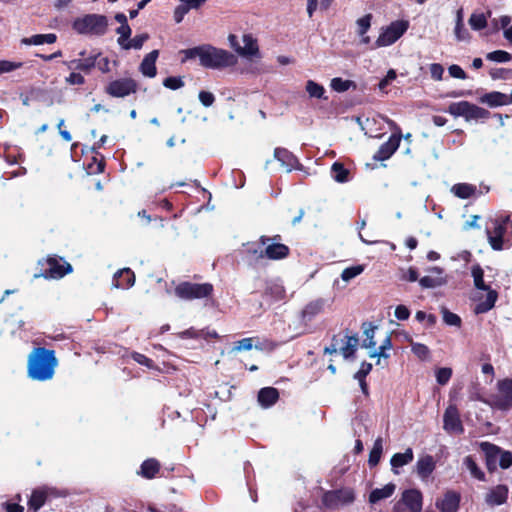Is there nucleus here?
<instances>
[{"label": "nucleus", "instance_id": "obj_1", "mask_svg": "<svg viewBox=\"0 0 512 512\" xmlns=\"http://www.w3.org/2000/svg\"><path fill=\"white\" fill-rule=\"evenodd\" d=\"M57 365L58 361L53 350L35 348L28 357V376L35 381H48L53 378Z\"/></svg>", "mask_w": 512, "mask_h": 512}, {"label": "nucleus", "instance_id": "obj_2", "mask_svg": "<svg viewBox=\"0 0 512 512\" xmlns=\"http://www.w3.org/2000/svg\"><path fill=\"white\" fill-rule=\"evenodd\" d=\"M237 58L230 52L213 47L202 45L200 64L209 69H222L234 66Z\"/></svg>", "mask_w": 512, "mask_h": 512}, {"label": "nucleus", "instance_id": "obj_3", "mask_svg": "<svg viewBox=\"0 0 512 512\" xmlns=\"http://www.w3.org/2000/svg\"><path fill=\"white\" fill-rule=\"evenodd\" d=\"M73 29L84 35H103L108 26V20L104 15L87 14L74 20Z\"/></svg>", "mask_w": 512, "mask_h": 512}, {"label": "nucleus", "instance_id": "obj_4", "mask_svg": "<svg viewBox=\"0 0 512 512\" xmlns=\"http://www.w3.org/2000/svg\"><path fill=\"white\" fill-rule=\"evenodd\" d=\"M409 28V22L406 20H396L388 26L381 28L380 34L373 44L374 49L387 47L394 44Z\"/></svg>", "mask_w": 512, "mask_h": 512}, {"label": "nucleus", "instance_id": "obj_5", "mask_svg": "<svg viewBox=\"0 0 512 512\" xmlns=\"http://www.w3.org/2000/svg\"><path fill=\"white\" fill-rule=\"evenodd\" d=\"M448 113L454 117H463L466 121L485 120L489 117V112L468 101L451 103L448 107Z\"/></svg>", "mask_w": 512, "mask_h": 512}, {"label": "nucleus", "instance_id": "obj_6", "mask_svg": "<svg viewBox=\"0 0 512 512\" xmlns=\"http://www.w3.org/2000/svg\"><path fill=\"white\" fill-rule=\"evenodd\" d=\"M213 286L209 283H190L182 282L175 288L177 297L184 300L201 299L211 295Z\"/></svg>", "mask_w": 512, "mask_h": 512}, {"label": "nucleus", "instance_id": "obj_7", "mask_svg": "<svg viewBox=\"0 0 512 512\" xmlns=\"http://www.w3.org/2000/svg\"><path fill=\"white\" fill-rule=\"evenodd\" d=\"M422 494L416 489L405 490L394 504L393 512H421Z\"/></svg>", "mask_w": 512, "mask_h": 512}, {"label": "nucleus", "instance_id": "obj_8", "mask_svg": "<svg viewBox=\"0 0 512 512\" xmlns=\"http://www.w3.org/2000/svg\"><path fill=\"white\" fill-rule=\"evenodd\" d=\"M383 119L388 123L390 128L394 130V133L390 136L387 142L380 146L379 150L373 156L374 160L378 161L389 159L398 149L402 137L401 130L394 121L387 118Z\"/></svg>", "mask_w": 512, "mask_h": 512}, {"label": "nucleus", "instance_id": "obj_9", "mask_svg": "<svg viewBox=\"0 0 512 512\" xmlns=\"http://www.w3.org/2000/svg\"><path fill=\"white\" fill-rule=\"evenodd\" d=\"M280 240V236L277 235L273 238L267 236H261L260 243L265 246V249L260 252V258H268L271 260H280L288 256V246L277 242Z\"/></svg>", "mask_w": 512, "mask_h": 512}, {"label": "nucleus", "instance_id": "obj_10", "mask_svg": "<svg viewBox=\"0 0 512 512\" xmlns=\"http://www.w3.org/2000/svg\"><path fill=\"white\" fill-rule=\"evenodd\" d=\"M231 47L242 57L253 58L259 54L256 40L250 34H244L241 41L235 35L228 37Z\"/></svg>", "mask_w": 512, "mask_h": 512}, {"label": "nucleus", "instance_id": "obj_11", "mask_svg": "<svg viewBox=\"0 0 512 512\" xmlns=\"http://www.w3.org/2000/svg\"><path fill=\"white\" fill-rule=\"evenodd\" d=\"M355 499L352 489L344 488L334 491H328L323 495L322 502L328 508H336L351 504Z\"/></svg>", "mask_w": 512, "mask_h": 512}, {"label": "nucleus", "instance_id": "obj_12", "mask_svg": "<svg viewBox=\"0 0 512 512\" xmlns=\"http://www.w3.org/2000/svg\"><path fill=\"white\" fill-rule=\"evenodd\" d=\"M46 263L47 268L41 274L35 275V277L42 276L46 279H60L72 271L71 265L61 259L49 258Z\"/></svg>", "mask_w": 512, "mask_h": 512}, {"label": "nucleus", "instance_id": "obj_13", "mask_svg": "<svg viewBox=\"0 0 512 512\" xmlns=\"http://www.w3.org/2000/svg\"><path fill=\"white\" fill-rule=\"evenodd\" d=\"M137 85L133 79H117L109 83L106 92L112 97L123 98L136 91Z\"/></svg>", "mask_w": 512, "mask_h": 512}, {"label": "nucleus", "instance_id": "obj_14", "mask_svg": "<svg viewBox=\"0 0 512 512\" xmlns=\"http://www.w3.org/2000/svg\"><path fill=\"white\" fill-rule=\"evenodd\" d=\"M443 428L445 431L454 434L463 432L462 422L460 420L458 409L455 405H449L443 416Z\"/></svg>", "mask_w": 512, "mask_h": 512}, {"label": "nucleus", "instance_id": "obj_15", "mask_svg": "<svg viewBox=\"0 0 512 512\" xmlns=\"http://www.w3.org/2000/svg\"><path fill=\"white\" fill-rule=\"evenodd\" d=\"M60 494L55 488L52 487H41L35 489L32 492V495L29 500V509H33L34 512H37L46 502V500L50 497H58Z\"/></svg>", "mask_w": 512, "mask_h": 512}, {"label": "nucleus", "instance_id": "obj_16", "mask_svg": "<svg viewBox=\"0 0 512 512\" xmlns=\"http://www.w3.org/2000/svg\"><path fill=\"white\" fill-rule=\"evenodd\" d=\"M460 504V495L455 491H447L443 497L436 500V507L440 512H457Z\"/></svg>", "mask_w": 512, "mask_h": 512}, {"label": "nucleus", "instance_id": "obj_17", "mask_svg": "<svg viewBox=\"0 0 512 512\" xmlns=\"http://www.w3.org/2000/svg\"><path fill=\"white\" fill-rule=\"evenodd\" d=\"M430 275L424 276L419 280L423 288H437L447 283V278L443 275V269L432 267L429 269Z\"/></svg>", "mask_w": 512, "mask_h": 512}, {"label": "nucleus", "instance_id": "obj_18", "mask_svg": "<svg viewBox=\"0 0 512 512\" xmlns=\"http://www.w3.org/2000/svg\"><path fill=\"white\" fill-rule=\"evenodd\" d=\"M99 56H100L99 53L93 54V55H89L86 58L65 61L64 64L70 70H80L85 73H89L91 71V69L96 66V60L98 59Z\"/></svg>", "mask_w": 512, "mask_h": 512}, {"label": "nucleus", "instance_id": "obj_19", "mask_svg": "<svg viewBox=\"0 0 512 512\" xmlns=\"http://www.w3.org/2000/svg\"><path fill=\"white\" fill-rule=\"evenodd\" d=\"M506 230L507 227L504 224L496 222L493 232L487 231L488 242L493 250L500 251L503 249Z\"/></svg>", "mask_w": 512, "mask_h": 512}, {"label": "nucleus", "instance_id": "obj_20", "mask_svg": "<svg viewBox=\"0 0 512 512\" xmlns=\"http://www.w3.org/2000/svg\"><path fill=\"white\" fill-rule=\"evenodd\" d=\"M435 466V460L431 455H423L416 462V472L422 480H427L434 471Z\"/></svg>", "mask_w": 512, "mask_h": 512}, {"label": "nucleus", "instance_id": "obj_21", "mask_svg": "<svg viewBox=\"0 0 512 512\" xmlns=\"http://www.w3.org/2000/svg\"><path fill=\"white\" fill-rule=\"evenodd\" d=\"M135 275L129 268H124L115 273L113 278V287L127 289L134 285Z\"/></svg>", "mask_w": 512, "mask_h": 512}, {"label": "nucleus", "instance_id": "obj_22", "mask_svg": "<svg viewBox=\"0 0 512 512\" xmlns=\"http://www.w3.org/2000/svg\"><path fill=\"white\" fill-rule=\"evenodd\" d=\"M325 305L326 300L323 298L310 301L302 310V318L307 321L312 320L314 317L324 311Z\"/></svg>", "mask_w": 512, "mask_h": 512}, {"label": "nucleus", "instance_id": "obj_23", "mask_svg": "<svg viewBox=\"0 0 512 512\" xmlns=\"http://www.w3.org/2000/svg\"><path fill=\"white\" fill-rule=\"evenodd\" d=\"M372 15L366 14L356 20L357 35L360 37V43L368 45L371 43L370 37L367 35L368 30L371 27Z\"/></svg>", "mask_w": 512, "mask_h": 512}, {"label": "nucleus", "instance_id": "obj_24", "mask_svg": "<svg viewBox=\"0 0 512 512\" xmlns=\"http://www.w3.org/2000/svg\"><path fill=\"white\" fill-rule=\"evenodd\" d=\"M481 448L486 455V464L488 470H495L497 465H499V447L488 442H483L481 443Z\"/></svg>", "mask_w": 512, "mask_h": 512}, {"label": "nucleus", "instance_id": "obj_25", "mask_svg": "<svg viewBox=\"0 0 512 512\" xmlns=\"http://www.w3.org/2000/svg\"><path fill=\"white\" fill-rule=\"evenodd\" d=\"M479 101L482 104L488 105L489 107H498V106L507 105L509 103V97H508V95H506L504 93H501L498 91H493V92L486 93L483 96H481L479 98Z\"/></svg>", "mask_w": 512, "mask_h": 512}, {"label": "nucleus", "instance_id": "obj_26", "mask_svg": "<svg viewBox=\"0 0 512 512\" xmlns=\"http://www.w3.org/2000/svg\"><path fill=\"white\" fill-rule=\"evenodd\" d=\"M159 52L158 50H153L149 54L145 56L143 61L140 64V71L144 76L153 78L156 76L157 70L155 66V62L158 58Z\"/></svg>", "mask_w": 512, "mask_h": 512}, {"label": "nucleus", "instance_id": "obj_27", "mask_svg": "<svg viewBox=\"0 0 512 512\" xmlns=\"http://www.w3.org/2000/svg\"><path fill=\"white\" fill-rule=\"evenodd\" d=\"M508 496V488L505 485H498L486 495V502L491 505L503 504Z\"/></svg>", "mask_w": 512, "mask_h": 512}, {"label": "nucleus", "instance_id": "obj_28", "mask_svg": "<svg viewBox=\"0 0 512 512\" xmlns=\"http://www.w3.org/2000/svg\"><path fill=\"white\" fill-rule=\"evenodd\" d=\"M395 489L396 485L393 483H388L382 488H376L371 491L369 495V502L371 504H375L381 500L387 499L393 495Z\"/></svg>", "mask_w": 512, "mask_h": 512}, {"label": "nucleus", "instance_id": "obj_29", "mask_svg": "<svg viewBox=\"0 0 512 512\" xmlns=\"http://www.w3.org/2000/svg\"><path fill=\"white\" fill-rule=\"evenodd\" d=\"M278 397V390L272 387L262 388L258 393V401L265 408L272 406L278 400Z\"/></svg>", "mask_w": 512, "mask_h": 512}, {"label": "nucleus", "instance_id": "obj_30", "mask_svg": "<svg viewBox=\"0 0 512 512\" xmlns=\"http://www.w3.org/2000/svg\"><path fill=\"white\" fill-rule=\"evenodd\" d=\"M274 157L290 171L297 163L296 157L285 148H276L274 150Z\"/></svg>", "mask_w": 512, "mask_h": 512}, {"label": "nucleus", "instance_id": "obj_31", "mask_svg": "<svg viewBox=\"0 0 512 512\" xmlns=\"http://www.w3.org/2000/svg\"><path fill=\"white\" fill-rule=\"evenodd\" d=\"M414 458V454L411 448H407L404 453H396L392 456L390 463L395 474L399 472L396 468L402 467L410 463Z\"/></svg>", "mask_w": 512, "mask_h": 512}, {"label": "nucleus", "instance_id": "obj_32", "mask_svg": "<svg viewBox=\"0 0 512 512\" xmlns=\"http://www.w3.org/2000/svg\"><path fill=\"white\" fill-rule=\"evenodd\" d=\"M57 40V36L54 33L48 34H36L31 37L23 38L21 43L24 45H43L53 44Z\"/></svg>", "mask_w": 512, "mask_h": 512}, {"label": "nucleus", "instance_id": "obj_33", "mask_svg": "<svg viewBox=\"0 0 512 512\" xmlns=\"http://www.w3.org/2000/svg\"><path fill=\"white\" fill-rule=\"evenodd\" d=\"M451 192L460 199H468L476 194L477 188L472 184L458 183L452 186Z\"/></svg>", "mask_w": 512, "mask_h": 512}, {"label": "nucleus", "instance_id": "obj_34", "mask_svg": "<svg viewBox=\"0 0 512 512\" xmlns=\"http://www.w3.org/2000/svg\"><path fill=\"white\" fill-rule=\"evenodd\" d=\"M501 393V406L503 408L512 407V380H504L499 385Z\"/></svg>", "mask_w": 512, "mask_h": 512}, {"label": "nucleus", "instance_id": "obj_35", "mask_svg": "<svg viewBox=\"0 0 512 512\" xmlns=\"http://www.w3.org/2000/svg\"><path fill=\"white\" fill-rule=\"evenodd\" d=\"M486 291H487L486 300L478 303L475 306L474 311L476 314L485 313V312L489 311L490 309H492L495 305V302L497 300V292L490 288H489V290H486Z\"/></svg>", "mask_w": 512, "mask_h": 512}, {"label": "nucleus", "instance_id": "obj_36", "mask_svg": "<svg viewBox=\"0 0 512 512\" xmlns=\"http://www.w3.org/2000/svg\"><path fill=\"white\" fill-rule=\"evenodd\" d=\"M159 469V462L154 458H150L142 463L140 474L147 479H151L159 472Z\"/></svg>", "mask_w": 512, "mask_h": 512}, {"label": "nucleus", "instance_id": "obj_37", "mask_svg": "<svg viewBox=\"0 0 512 512\" xmlns=\"http://www.w3.org/2000/svg\"><path fill=\"white\" fill-rule=\"evenodd\" d=\"M331 174L332 178L338 183H346L349 181V170L339 162L333 163Z\"/></svg>", "mask_w": 512, "mask_h": 512}, {"label": "nucleus", "instance_id": "obj_38", "mask_svg": "<svg viewBox=\"0 0 512 512\" xmlns=\"http://www.w3.org/2000/svg\"><path fill=\"white\" fill-rule=\"evenodd\" d=\"M265 293L276 301L282 300L286 296L285 288L280 282L268 283Z\"/></svg>", "mask_w": 512, "mask_h": 512}, {"label": "nucleus", "instance_id": "obj_39", "mask_svg": "<svg viewBox=\"0 0 512 512\" xmlns=\"http://www.w3.org/2000/svg\"><path fill=\"white\" fill-rule=\"evenodd\" d=\"M382 452H383V440L381 437H378L375 440L373 448L369 454L368 463L371 467H374L379 463Z\"/></svg>", "mask_w": 512, "mask_h": 512}, {"label": "nucleus", "instance_id": "obj_40", "mask_svg": "<svg viewBox=\"0 0 512 512\" xmlns=\"http://www.w3.org/2000/svg\"><path fill=\"white\" fill-rule=\"evenodd\" d=\"M464 466L467 468V470L470 472L471 476L480 480H485V474L484 472L478 467L477 463L474 461V459L471 456H466L463 460Z\"/></svg>", "mask_w": 512, "mask_h": 512}, {"label": "nucleus", "instance_id": "obj_41", "mask_svg": "<svg viewBox=\"0 0 512 512\" xmlns=\"http://www.w3.org/2000/svg\"><path fill=\"white\" fill-rule=\"evenodd\" d=\"M487 17L484 13L475 12L471 14L468 23L473 30L479 31L487 26Z\"/></svg>", "mask_w": 512, "mask_h": 512}, {"label": "nucleus", "instance_id": "obj_42", "mask_svg": "<svg viewBox=\"0 0 512 512\" xmlns=\"http://www.w3.org/2000/svg\"><path fill=\"white\" fill-rule=\"evenodd\" d=\"M305 90L311 98L322 99L324 98L325 89L322 85L313 80L306 82Z\"/></svg>", "mask_w": 512, "mask_h": 512}, {"label": "nucleus", "instance_id": "obj_43", "mask_svg": "<svg viewBox=\"0 0 512 512\" xmlns=\"http://www.w3.org/2000/svg\"><path fill=\"white\" fill-rule=\"evenodd\" d=\"M472 277L474 280V285L479 290H489V286L484 283V271L479 265H474L472 267Z\"/></svg>", "mask_w": 512, "mask_h": 512}, {"label": "nucleus", "instance_id": "obj_44", "mask_svg": "<svg viewBox=\"0 0 512 512\" xmlns=\"http://www.w3.org/2000/svg\"><path fill=\"white\" fill-rule=\"evenodd\" d=\"M376 327L371 324H364V335L365 339L363 340V347L374 349L376 346V342L374 341Z\"/></svg>", "mask_w": 512, "mask_h": 512}, {"label": "nucleus", "instance_id": "obj_45", "mask_svg": "<svg viewBox=\"0 0 512 512\" xmlns=\"http://www.w3.org/2000/svg\"><path fill=\"white\" fill-rule=\"evenodd\" d=\"M391 348V340L389 337H386L385 340L383 341V343L379 346L378 349H373L369 352V356L371 358H378V364L380 363V358L383 357V358H387L388 357V354L385 352V350L387 349H390Z\"/></svg>", "mask_w": 512, "mask_h": 512}, {"label": "nucleus", "instance_id": "obj_46", "mask_svg": "<svg viewBox=\"0 0 512 512\" xmlns=\"http://www.w3.org/2000/svg\"><path fill=\"white\" fill-rule=\"evenodd\" d=\"M358 337L357 336H348L345 346L341 348V352L345 358L351 357L356 351V347L358 345Z\"/></svg>", "mask_w": 512, "mask_h": 512}, {"label": "nucleus", "instance_id": "obj_47", "mask_svg": "<svg viewBox=\"0 0 512 512\" xmlns=\"http://www.w3.org/2000/svg\"><path fill=\"white\" fill-rule=\"evenodd\" d=\"M364 271L362 265H355L344 269L341 273V278L345 282H349L353 278L357 277Z\"/></svg>", "mask_w": 512, "mask_h": 512}, {"label": "nucleus", "instance_id": "obj_48", "mask_svg": "<svg viewBox=\"0 0 512 512\" xmlns=\"http://www.w3.org/2000/svg\"><path fill=\"white\" fill-rule=\"evenodd\" d=\"M331 88L336 92H345L350 87L354 86V82L350 80H343L342 78L336 77L331 80Z\"/></svg>", "mask_w": 512, "mask_h": 512}, {"label": "nucleus", "instance_id": "obj_49", "mask_svg": "<svg viewBox=\"0 0 512 512\" xmlns=\"http://www.w3.org/2000/svg\"><path fill=\"white\" fill-rule=\"evenodd\" d=\"M486 58L490 61L498 62V63H505L509 62L512 58L511 54L503 51V50H496L493 52H490L486 55Z\"/></svg>", "mask_w": 512, "mask_h": 512}, {"label": "nucleus", "instance_id": "obj_50", "mask_svg": "<svg viewBox=\"0 0 512 512\" xmlns=\"http://www.w3.org/2000/svg\"><path fill=\"white\" fill-rule=\"evenodd\" d=\"M148 38H149V35L146 33L136 35L134 38H132L131 40H128V42L125 43L124 49H126V50L132 49V48L140 49V48H142L145 41L148 40Z\"/></svg>", "mask_w": 512, "mask_h": 512}, {"label": "nucleus", "instance_id": "obj_51", "mask_svg": "<svg viewBox=\"0 0 512 512\" xmlns=\"http://www.w3.org/2000/svg\"><path fill=\"white\" fill-rule=\"evenodd\" d=\"M411 350L421 360H426L429 358L430 350L426 345L422 343L411 341Z\"/></svg>", "mask_w": 512, "mask_h": 512}, {"label": "nucleus", "instance_id": "obj_52", "mask_svg": "<svg viewBox=\"0 0 512 512\" xmlns=\"http://www.w3.org/2000/svg\"><path fill=\"white\" fill-rule=\"evenodd\" d=\"M116 32L119 34L118 43L124 49V45L126 42H128L131 35V28L128 24L120 25Z\"/></svg>", "mask_w": 512, "mask_h": 512}, {"label": "nucleus", "instance_id": "obj_53", "mask_svg": "<svg viewBox=\"0 0 512 512\" xmlns=\"http://www.w3.org/2000/svg\"><path fill=\"white\" fill-rule=\"evenodd\" d=\"M442 314H443V321L447 325L456 326V327H459L461 325V318L457 314L452 313L445 308L442 309Z\"/></svg>", "mask_w": 512, "mask_h": 512}, {"label": "nucleus", "instance_id": "obj_54", "mask_svg": "<svg viewBox=\"0 0 512 512\" xmlns=\"http://www.w3.org/2000/svg\"><path fill=\"white\" fill-rule=\"evenodd\" d=\"M23 66L22 62H15L9 60H0V74L10 73Z\"/></svg>", "mask_w": 512, "mask_h": 512}, {"label": "nucleus", "instance_id": "obj_55", "mask_svg": "<svg viewBox=\"0 0 512 512\" xmlns=\"http://www.w3.org/2000/svg\"><path fill=\"white\" fill-rule=\"evenodd\" d=\"M451 376H452L451 368L444 367V368H439L436 371V380H437L438 384H440V385L447 384L448 381L450 380Z\"/></svg>", "mask_w": 512, "mask_h": 512}, {"label": "nucleus", "instance_id": "obj_56", "mask_svg": "<svg viewBox=\"0 0 512 512\" xmlns=\"http://www.w3.org/2000/svg\"><path fill=\"white\" fill-rule=\"evenodd\" d=\"M252 347H253V339L252 338H243L234 343L232 351L233 352L248 351V350H251Z\"/></svg>", "mask_w": 512, "mask_h": 512}, {"label": "nucleus", "instance_id": "obj_57", "mask_svg": "<svg viewBox=\"0 0 512 512\" xmlns=\"http://www.w3.org/2000/svg\"><path fill=\"white\" fill-rule=\"evenodd\" d=\"M163 85L168 89L177 90L184 86V82L180 77L171 76L164 79Z\"/></svg>", "mask_w": 512, "mask_h": 512}, {"label": "nucleus", "instance_id": "obj_58", "mask_svg": "<svg viewBox=\"0 0 512 512\" xmlns=\"http://www.w3.org/2000/svg\"><path fill=\"white\" fill-rule=\"evenodd\" d=\"M201 52H202V45L194 47V48L182 50L180 52V53H182L184 55V58L182 59V62H186L187 60L194 59L196 57H198L199 60H200L201 59Z\"/></svg>", "mask_w": 512, "mask_h": 512}, {"label": "nucleus", "instance_id": "obj_59", "mask_svg": "<svg viewBox=\"0 0 512 512\" xmlns=\"http://www.w3.org/2000/svg\"><path fill=\"white\" fill-rule=\"evenodd\" d=\"M454 33L458 41H466L470 38V34L464 27V23H456Z\"/></svg>", "mask_w": 512, "mask_h": 512}, {"label": "nucleus", "instance_id": "obj_60", "mask_svg": "<svg viewBox=\"0 0 512 512\" xmlns=\"http://www.w3.org/2000/svg\"><path fill=\"white\" fill-rule=\"evenodd\" d=\"M512 465V453L499 448V466L506 469Z\"/></svg>", "mask_w": 512, "mask_h": 512}, {"label": "nucleus", "instance_id": "obj_61", "mask_svg": "<svg viewBox=\"0 0 512 512\" xmlns=\"http://www.w3.org/2000/svg\"><path fill=\"white\" fill-rule=\"evenodd\" d=\"M199 101L202 103L205 107H210L213 105L215 101V96L208 91H200L198 95Z\"/></svg>", "mask_w": 512, "mask_h": 512}, {"label": "nucleus", "instance_id": "obj_62", "mask_svg": "<svg viewBox=\"0 0 512 512\" xmlns=\"http://www.w3.org/2000/svg\"><path fill=\"white\" fill-rule=\"evenodd\" d=\"M372 370V364L363 362L360 366V369L354 374V379L363 380Z\"/></svg>", "mask_w": 512, "mask_h": 512}, {"label": "nucleus", "instance_id": "obj_63", "mask_svg": "<svg viewBox=\"0 0 512 512\" xmlns=\"http://www.w3.org/2000/svg\"><path fill=\"white\" fill-rule=\"evenodd\" d=\"M65 81L70 85H83L85 83L84 77L77 72H72L68 77L65 78Z\"/></svg>", "mask_w": 512, "mask_h": 512}, {"label": "nucleus", "instance_id": "obj_64", "mask_svg": "<svg viewBox=\"0 0 512 512\" xmlns=\"http://www.w3.org/2000/svg\"><path fill=\"white\" fill-rule=\"evenodd\" d=\"M395 317L398 319V320H407L410 316V310L405 306V305H398L396 308H395Z\"/></svg>", "mask_w": 512, "mask_h": 512}]
</instances>
